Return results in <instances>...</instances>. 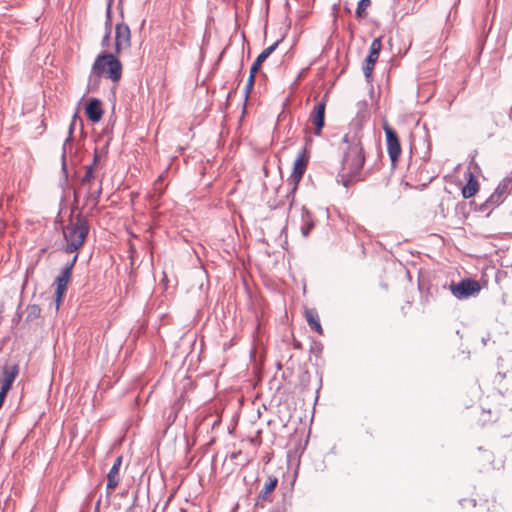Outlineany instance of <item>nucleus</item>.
I'll list each match as a JSON object with an SVG mask.
<instances>
[{
  "instance_id": "obj_1",
  "label": "nucleus",
  "mask_w": 512,
  "mask_h": 512,
  "mask_svg": "<svg viewBox=\"0 0 512 512\" xmlns=\"http://www.w3.org/2000/svg\"><path fill=\"white\" fill-rule=\"evenodd\" d=\"M105 75L113 82H118L122 76V64L114 54L100 53L91 68L88 86L92 89L98 87L99 79Z\"/></svg>"
},
{
  "instance_id": "obj_2",
  "label": "nucleus",
  "mask_w": 512,
  "mask_h": 512,
  "mask_svg": "<svg viewBox=\"0 0 512 512\" xmlns=\"http://www.w3.org/2000/svg\"><path fill=\"white\" fill-rule=\"evenodd\" d=\"M90 226L88 221L78 214L74 219L63 227V250L66 253H73L79 250L86 237L88 236Z\"/></svg>"
},
{
  "instance_id": "obj_3",
  "label": "nucleus",
  "mask_w": 512,
  "mask_h": 512,
  "mask_svg": "<svg viewBox=\"0 0 512 512\" xmlns=\"http://www.w3.org/2000/svg\"><path fill=\"white\" fill-rule=\"evenodd\" d=\"M350 142V135L345 134L338 143V149L341 152V167L337 173L336 182L341 184L347 190L352 186V158Z\"/></svg>"
},
{
  "instance_id": "obj_4",
  "label": "nucleus",
  "mask_w": 512,
  "mask_h": 512,
  "mask_svg": "<svg viewBox=\"0 0 512 512\" xmlns=\"http://www.w3.org/2000/svg\"><path fill=\"white\" fill-rule=\"evenodd\" d=\"M309 155L307 149L304 147L302 148L297 158L294 161L292 173L290 175L289 180L291 181V188L286 194V198L289 200V207L293 205L294 202V195L298 188V184L301 181L308 165Z\"/></svg>"
},
{
  "instance_id": "obj_5",
  "label": "nucleus",
  "mask_w": 512,
  "mask_h": 512,
  "mask_svg": "<svg viewBox=\"0 0 512 512\" xmlns=\"http://www.w3.org/2000/svg\"><path fill=\"white\" fill-rule=\"evenodd\" d=\"M480 284L477 280L466 278L459 283L450 285V291L457 299H466L480 292Z\"/></svg>"
},
{
  "instance_id": "obj_6",
  "label": "nucleus",
  "mask_w": 512,
  "mask_h": 512,
  "mask_svg": "<svg viewBox=\"0 0 512 512\" xmlns=\"http://www.w3.org/2000/svg\"><path fill=\"white\" fill-rule=\"evenodd\" d=\"M383 129L386 135L387 151L389 157L391 159L392 164H395L398 161L399 156L401 154V145L399 142L398 135L396 131L388 124H385Z\"/></svg>"
},
{
  "instance_id": "obj_7",
  "label": "nucleus",
  "mask_w": 512,
  "mask_h": 512,
  "mask_svg": "<svg viewBox=\"0 0 512 512\" xmlns=\"http://www.w3.org/2000/svg\"><path fill=\"white\" fill-rule=\"evenodd\" d=\"M131 46V32L129 26L124 23H117L115 27V52L120 54L124 49Z\"/></svg>"
},
{
  "instance_id": "obj_8",
  "label": "nucleus",
  "mask_w": 512,
  "mask_h": 512,
  "mask_svg": "<svg viewBox=\"0 0 512 512\" xmlns=\"http://www.w3.org/2000/svg\"><path fill=\"white\" fill-rule=\"evenodd\" d=\"M72 272L70 271V266H64L60 274L55 278V302H56V308L58 309L62 298L67 290L68 283L71 279Z\"/></svg>"
},
{
  "instance_id": "obj_9",
  "label": "nucleus",
  "mask_w": 512,
  "mask_h": 512,
  "mask_svg": "<svg viewBox=\"0 0 512 512\" xmlns=\"http://www.w3.org/2000/svg\"><path fill=\"white\" fill-rule=\"evenodd\" d=\"M278 484V479L274 475H269L265 480L263 488L261 489L257 500L255 502L256 507L264 508L265 502L271 503L273 501L272 492L275 490Z\"/></svg>"
},
{
  "instance_id": "obj_10",
  "label": "nucleus",
  "mask_w": 512,
  "mask_h": 512,
  "mask_svg": "<svg viewBox=\"0 0 512 512\" xmlns=\"http://www.w3.org/2000/svg\"><path fill=\"white\" fill-rule=\"evenodd\" d=\"M325 108H326V103H325V99H323V100L319 101L318 103H316V105L313 108V111L310 114V121L315 127L314 134L316 136L321 135L322 129L324 127Z\"/></svg>"
},
{
  "instance_id": "obj_11",
  "label": "nucleus",
  "mask_w": 512,
  "mask_h": 512,
  "mask_svg": "<svg viewBox=\"0 0 512 512\" xmlns=\"http://www.w3.org/2000/svg\"><path fill=\"white\" fill-rule=\"evenodd\" d=\"M19 374L18 364H6L1 369L0 384L1 388L10 390L14 380Z\"/></svg>"
},
{
  "instance_id": "obj_12",
  "label": "nucleus",
  "mask_w": 512,
  "mask_h": 512,
  "mask_svg": "<svg viewBox=\"0 0 512 512\" xmlns=\"http://www.w3.org/2000/svg\"><path fill=\"white\" fill-rule=\"evenodd\" d=\"M94 170L92 167L86 166L85 174L81 179L82 186H85L88 190L89 197L93 200L96 205L99 202V198L102 192V186L99 185L96 191H92V183L95 179Z\"/></svg>"
},
{
  "instance_id": "obj_13",
  "label": "nucleus",
  "mask_w": 512,
  "mask_h": 512,
  "mask_svg": "<svg viewBox=\"0 0 512 512\" xmlns=\"http://www.w3.org/2000/svg\"><path fill=\"white\" fill-rule=\"evenodd\" d=\"M121 464H122V457L118 456L115 459L110 471L107 474L106 489H107L108 495H110L119 484V480H120L119 471H120Z\"/></svg>"
},
{
  "instance_id": "obj_14",
  "label": "nucleus",
  "mask_w": 512,
  "mask_h": 512,
  "mask_svg": "<svg viewBox=\"0 0 512 512\" xmlns=\"http://www.w3.org/2000/svg\"><path fill=\"white\" fill-rule=\"evenodd\" d=\"M85 113L93 123L99 122L103 116L101 101L97 98L90 99L85 107Z\"/></svg>"
},
{
  "instance_id": "obj_15",
  "label": "nucleus",
  "mask_w": 512,
  "mask_h": 512,
  "mask_svg": "<svg viewBox=\"0 0 512 512\" xmlns=\"http://www.w3.org/2000/svg\"><path fill=\"white\" fill-rule=\"evenodd\" d=\"M76 117L77 116L74 115L73 120L69 126L68 136L65 139L63 146H62L61 165H62L63 171H66V169H67V163H66L67 153H68V151H71V148L73 145V131H74V124H75Z\"/></svg>"
},
{
  "instance_id": "obj_16",
  "label": "nucleus",
  "mask_w": 512,
  "mask_h": 512,
  "mask_svg": "<svg viewBox=\"0 0 512 512\" xmlns=\"http://www.w3.org/2000/svg\"><path fill=\"white\" fill-rule=\"evenodd\" d=\"M301 221V234L303 237H308L315 226V222L312 213L305 206L301 208Z\"/></svg>"
},
{
  "instance_id": "obj_17",
  "label": "nucleus",
  "mask_w": 512,
  "mask_h": 512,
  "mask_svg": "<svg viewBox=\"0 0 512 512\" xmlns=\"http://www.w3.org/2000/svg\"><path fill=\"white\" fill-rule=\"evenodd\" d=\"M280 42L281 40H277L272 45L264 49L254 61V63L250 67V70L257 73L262 63L277 49Z\"/></svg>"
},
{
  "instance_id": "obj_18",
  "label": "nucleus",
  "mask_w": 512,
  "mask_h": 512,
  "mask_svg": "<svg viewBox=\"0 0 512 512\" xmlns=\"http://www.w3.org/2000/svg\"><path fill=\"white\" fill-rule=\"evenodd\" d=\"M305 319L309 325V327L317 332L318 334H323V328L320 323L319 315L316 309L310 308L305 310Z\"/></svg>"
},
{
  "instance_id": "obj_19",
  "label": "nucleus",
  "mask_w": 512,
  "mask_h": 512,
  "mask_svg": "<svg viewBox=\"0 0 512 512\" xmlns=\"http://www.w3.org/2000/svg\"><path fill=\"white\" fill-rule=\"evenodd\" d=\"M494 383L498 385L502 393L512 394V375L508 377L504 373H497Z\"/></svg>"
},
{
  "instance_id": "obj_20",
  "label": "nucleus",
  "mask_w": 512,
  "mask_h": 512,
  "mask_svg": "<svg viewBox=\"0 0 512 512\" xmlns=\"http://www.w3.org/2000/svg\"><path fill=\"white\" fill-rule=\"evenodd\" d=\"M365 161L364 154H363V148L359 149L358 155L354 157V182L355 181H363L366 178V174H363L359 168L363 166Z\"/></svg>"
},
{
  "instance_id": "obj_21",
  "label": "nucleus",
  "mask_w": 512,
  "mask_h": 512,
  "mask_svg": "<svg viewBox=\"0 0 512 512\" xmlns=\"http://www.w3.org/2000/svg\"><path fill=\"white\" fill-rule=\"evenodd\" d=\"M479 188V183L475 179V177L470 173L469 174V180L466 183V185L462 188V196L465 199H469L473 197Z\"/></svg>"
},
{
  "instance_id": "obj_22",
  "label": "nucleus",
  "mask_w": 512,
  "mask_h": 512,
  "mask_svg": "<svg viewBox=\"0 0 512 512\" xmlns=\"http://www.w3.org/2000/svg\"><path fill=\"white\" fill-rule=\"evenodd\" d=\"M381 47H382V44H381L380 39L376 38L372 41V44L370 46L369 55L366 57V62H368V64L375 65V63L379 57Z\"/></svg>"
},
{
  "instance_id": "obj_23",
  "label": "nucleus",
  "mask_w": 512,
  "mask_h": 512,
  "mask_svg": "<svg viewBox=\"0 0 512 512\" xmlns=\"http://www.w3.org/2000/svg\"><path fill=\"white\" fill-rule=\"evenodd\" d=\"M512 189V177L507 176L505 177L496 187L495 192L497 195H500L502 198L505 199L506 195L511 191Z\"/></svg>"
},
{
  "instance_id": "obj_24",
  "label": "nucleus",
  "mask_w": 512,
  "mask_h": 512,
  "mask_svg": "<svg viewBox=\"0 0 512 512\" xmlns=\"http://www.w3.org/2000/svg\"><path fill=\"white\" fill-rule=\"evenodd\" d=\"M41 314V308L36 305H28L26 308V321H33L37 319Z\"/></svg>"
},
{
  "instance_id": "obj_25",
  "label": "nucleus",
  "mask_w": 512,
  "mask_h": 512,
  "mask_svg": "<svg viewBox=\"0 0 512 512\" xmlns=\"http://www.w3.org/2000/svg\"><path fill=\"white\" fill-rule=\"evenodd\" d=\"M112 3L113 0H108L105 16V31H112Z\"/></svg>"
},
{
  "instance_id": "obj_26",
  "label": "nucleus",
  "mask_w": 512,
  "mask_h": 512,
  "mask_svg": "<svg viewBox=\"0 0 512 512\" xmlns=\"http://www.w3.org/2000/svg\"><path fill=\"white\" fill-rule=\"evenodd\" d=\"M256 74H257L256 72H253L251 70L249 72V77H248L247 83H246L245 88H244L245 100L248 99L249 94H250V92L252 91V89L254 87Z\"/></svg>"
},
{
  "instance_id": "obj_27",
  "label": "nucleus",
  "mask_w": 512,
  "mask_h": 512,
  "mask_svg": "<svg viewBox=\"0 0 512 512\" xmlns=\"http://www.w3.org/2000/svg\"><path fill=\"white\" fill-rule=\"evenodd\" d=\"M370 0H360L357 5L356 15L358 17H364L366 8L370 5Z\"/></svg>"
},
{
  "instance_id": "obj_28",
  "label": "nucleus",
  "mask_w": 512,
  "mask_h": 512,
  "mask_svg": "<svg viewBox=\"0 0 512 512\" xmlns=\"http://www.w3.org/2000/svg\"><path fill=\"white\" fill-rule=\"evenodd\" d=\"M487 200L488 204H490L493 209L499 206L504 201V198H502L500 195H497V193L494 191Z\"/></svg>"
},
{
  "instance_id": "obj_29",
  "label": "nucleus",
  "mask_w": 512,
  "mask_h": 512,
  "mask_svg": "<svg viewBox=\"0 0 512 512\" xmlns=\"http://www.w3.org/2000/svg\"><path fill=\"white\" fill-rule=\"evenodd\" d=\"M100 160H101V155H100L98 149L95 148L92 163L88 166L95 169L97 167V165L99 164Z\"/></svg>"
},
{
  "instance_id": "obj_30",
  "label": "nucleus",
  "mask_w": 512,
  "mask_h": 512,
  "mask_svg": "<svg viewBox=\"0 0 512 512\" xmlns=\"http://www.w3.org/2000/svg\"><path fill=\"white\" fill-rule=\"evenodd\" d=\"M373 67L374 65L368 64V62H366V65L363 67V72L367 79L370 78L373 71Z\"/></svg>"
},
{
  "instance_id": "obj_31",
  "label": "nucleus",
  "mask_w": 512,
  "mask_h": 512,
  "mask_svg": "<svg viewBox=\"0 0 512 512\" xmlns=\"http://www.w3.org/2000/svg\"><path fill=\"white\" fill-rule=\"evenodd\" d=\"M491 209H492V207L490 206V204H488V200H486L485 202H483L482 204H480V205L478 206V208H477V210H478L479 212H483V213H484V212H486V211H488V210H491Z\"/></svg>"
},
{
  "instance_id": "obj_32",
  "label": "nucleus",
  "mask_w": 512,
  "mask_h": 512,
  "mask_svg": "<svg viewBox=\"0 0 512 512\" xmlns=\"http://www.w3.org/2000/svg\"><path fill=\"white\" fill-rule=\"evenodd\" d=\"M111 32L112 31H105V35H104V37L102 39V42H101L102 46H107L108 45V43L110 41Z\"/></svg>"
},
{
  "instance_id": "obj_33",
  "label": "nucleus",
  "mask_w": 512,
  "mask_h": 512,
  "mask_svg": "<svg viewBox=\"0 0 512 512\" xmlns=\"http://www.w3.org/2000/svg\"><path fill=\"white\" fill-rule=\"evenodd\" d=\"M322 350L321 344L319 342H313V345L311 346V351L313 353H320Z\"/></svg>"
},
{
  "instance_id": "obj_34",
  "label": "nucleus",
  "mask_w": 512,
  "mask_h": 512,
  "mask_svg": "<svg viewBox=\"0 0 512 512\" xmlns=\"http://www.w3.org/2000/svg\"><path fill=\"white\" fill-rule=\"evenodd\" d=\"M77 259H78V254H75L74 257L68 263H66V265H65V266H70V271L71 272H72V270H73V268L75 266V263H76Z\"/></svg>"
},
{
  "instance_id": "obj_35",
  "label": "nucleus",
  "mask_w": 512,
  "mask_h": 512,
  "mask_svg": "<svg viewBox=\"0 0 512 512\" xmlns=\"http://www.w3.org/2000/svg\"><path fill=\"white\" fill-rule=\"evenodd\" d=\"M7 390L5 389H0V408L2 407L3 403H4V400L6 398V395H7Z\"/></svg>"
},
{
  "instance_id": "obj_36",
  "label": "nucleus",
  "mask_w": 512,
  "mask_h": 512,
  "mask_svg": "<svg viewBox=\"0 0 512 512\" xmlns=\"http://www.w3.org/2000/svg\"><path fill=\"white\" fill-rule=\"evenodd\" d=\"M294 346H295V348H298V349H299V348L301 347V344H300L299 342H296V341H295V342H294Z\"/></svg>"
},
{
  "instance_id": "obj_37",
  "label": "nucleus",
  "mask_w": 512,
  "mask_h": 512,
  "mask_svg": "<svg viewBox=\"0 0 512 512\" xmlns=\"http://www.w3.org/2000/svg\"><path fill=\"white\" fill-rule=\"evenodd\" d=\"M353 147H356V144H353ZM360 148H361V147H359L358 149L354 148V152H357V153H358Z\"/></svg>"
},
{
  "instance_id": "obj_38",
  "label": "nucleus",
  "mask_w": 512,
  "mask_h": 512,
  "mask_svg": "<svg viewBox=\"0 0 512 512\" xmlns=\"http://www.w3.org/2000/svg\"><path fill=\"white\" fill-rule=\"evenodd\" d=\"M303 377H307V378H309V374H308V372H305V374H304V376H303Z\"/></svg>"
},
{
  "instance_id": "obj_39",
  "label": "nucleus",
  "mask_w": 512,
  "mask_h": 512,
  "mask_svg": "<svg viewBox=\"0 0 512 512\" xmlns=\"http://www.w3.org/2000/svg\"><path fill=\"white\" fill-rule=\"evenodd\" d=\"M471 502H472L473 506L476 505V500H471Z\"/></svg>"
},
{
  "instance_id": "obj_40",
  "label": "nucleus",
  "mask_w": 512,
  "mask_h": 512,
  "mask_svg": "<svg viewBox=\"0 0 512 512\" xmlns=\"http://www.w3.org/2000/svg\"><path fill=\"white\" fill-rule=\"evenodd\" d=\"M161 179H162V177H161V176H160V177H158V179H157L156 183H157V182H160V181H161Z\"/></svg>"
}]
</instances>
